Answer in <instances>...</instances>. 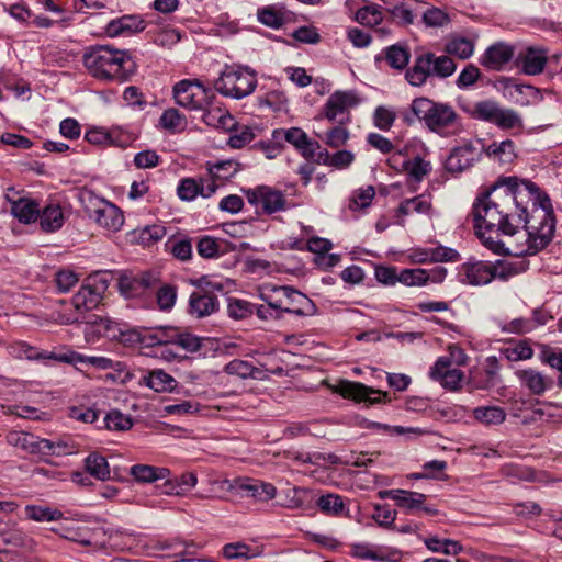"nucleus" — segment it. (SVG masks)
<instances>
[{
  "label": "nucleus",
  "instance_id": "nucleus-1",
  "mask_svg": "<svg viewBox=\"0 0 562 562\" xmlns=\"http://www.w3.org/2000/svg\"><path fill=\"white\" fill-rule=\"evenodd\" d=\"M476 234L493 252L501 255L504 243L487 234H519L526 238L513 248L514 256H531L546 248L555 231V218L549 196L529 180L501 177L474 204Z\"/></svg>",
  "mask_w": 562,
  "mask_h": 562
},
{
  "label": "nucleus",
  "instance_id": "nucleus-2",
  "mask_svg": "<svg viewBox=\"0 0 562 562\" xmlns=\"http://www.w3.org/2000/svg\"><path fill=\"white\" fill-rule=\"evenodd\" d=\"M83 64L95 78L125 81L135 71V63L125 50L95 46L83 54Z\"/></svg>",
  "mask_w": 562,
  "mask_h": 562
},
{
  "label": "nucleus",
  "instance_id": "nucleus-3",
  "mask_svg": "<svg viewBox=\"0 0 562 562\" xmlns=\"http://www.w3.org/2000/svg\"><path fill=\"white\" fill-rule=\"evenodd\" d=\"M456 69L457 65L451 57L426 52L416 56L413 65L406 69L405 78L411 86L422 87L430 77L445 79Z\"/></svg>",
  "mask_w": 562,
  "mask_h": 562
},
{
  "label": "nucleus",
  "instance_id": "nucleus-4",
  "mask_svg": "<svg viewBox=\"0 0 562 562\" xmlns=\"http://www.w3.org/2000/svg\"><path fill=\"white\" fill-rule=\"evenodd\" d=\"M414 115L424 121L426 126L437 133L454 126L458 114L449 104L437 103L428 98H416L411 104Z\"/></svg>",
  "mask_w": 562,
  "mask_h": 562
},
{
  "label": "nucleus",
  "instance_id": "nucleus-5",
  "mask_svg": "<svg viewBox=\"0 0 562 562\" xmlns=\"http://www.w3.org/2000/svg\"><path fill=\"white\" fill-rule=\"evenodd\" d=\"M256 87V72L243 67H226L214 82L218 93L237 100L251 94Z\"/></svg>",
  "mask_w": 562,
  "mask_h": 562
},
{
  "label": "nucleus",
  "instance_id": "nucleus-6",
  "mask_svg": "<svg viewBox=\"0 0 562 562\" xmlns=\"http://www.w3.org/2000/svg\"><path fill=\"white\" fill-rule=\"evenodd\" d=\"M265 289L270 295L283 317L284 313L294 314L297 316H312L316 313L317 308L314 302L302 292L288 285H265Z\"/></svg>",
  "mask_w": 562,
  "mask_h": 562
},
{
  "label": "nucleus",
  "instance_id": "nucleus-7",
  "mask_svg": "<svg viewBox=\"0 0 562 562\" xmlns=\"http://www.w3.org/2000/svg\"><path fill=\"white\" fill-rule=\"evenodd\" d=\"M80 201L88 215L95 223L111 232H117L124 224L122 211L113 203L98 196L92 191L80 193Z\"/></svg>",
  "mask_w": 562,
  "mask_h": 562
},
{
  "label": "nucleus",
  "instance_id": "nucleus-8",
  "mask_svg": "<svg viewBox=\"0 0 562 562\" xmlns=\"http://www.w3.org/2000/svg\"><path fill=\"white\" fill-rule=\"evenodd\" d=\"M472 114L476 119L494 123L502 130L522 128V119L515 110L501 108L492 100L476 102Z\"/></svg>",
  "mask_w": 562,
  "mask_h": 562
},
{
  "label": "nucleus",
  "instance_id": "nucleus-9",
  "mask_svg": "<svg viewBox=\"0 0 562 562\" xmlns=\"http://www.w3.org/2000/svg\"><path fill=\"white\" fill-rule=\"evenodd\" d=\"M244 192L248 203L254 206H261L263 214L271 215L289 207L284 193L276 188L258 186L254 189L244 190Z\"/></svg>",
  "mask_w": 562,
  "mask_h": 562
},
{
  "label": "nucleus",
  "instance_id": "nucleus-10",
  "mask_svg": "<svg viewBox=\"0 0 562 562\" xmlns=\"http://www.w3.org/2000/svg\"><path fill=\"white\" fill-rule=\"evenodd\" d=\"M209 93L199 80H181L173 87L176 103L190 110L204 109L209 104Z\"/></svg>",
  "mask_w": 562,
  "mask_h": 562
},
{
  "label": "nucleus",
  "instance_id": "nucleus-11",
  "mask_svg": "<svg viewBox=\"0 0 562 562\" xmlns=\"http://www.w3.org/2000/svg\"><path fill=\"white\" fill-rule=\"evenodd\" d=\"M157 283L158 278L151 272L123 273L119 278V290L126 299L142 297Z\"/></svg>",
  "mask_w": 562,
  "mask_h": 562
},
{
  "label": "nucleus",
  "instance_id": "nucleus-12",
  "mask_svg": "<svg viewBox=\"0 0 562 562\" xmlns=\"http://www.w3.org/2000/svg\"><path fill=\"white\" fill-rule=\"evenodd\" d=\"M482 147L472 142H465L454 147L446 159V169L451 173H459L471 168L480 160Z\"/></svg>",
  "mask_w": 562,
  "mask_h": 562
},
{
  "label": "nucleus",
  "instance_id": "nucleus-13",
  "mask_svg": "<svg viewBox=\"0 0 562 562\" xmlns=\"http://www.w3.org/2000/svg\"><path fill=\"white\" fill-rule=\"evenodd\" d=\"M429 376L439 382L442 387L457 391L461 387L463 372L452 368L451 360L448 357H440L430 368Z\"/></svg>",
  "mask_w": 562,
  "mask_h": 562
},
{
  "label": "nucleus",
  "instance_id": "nucleus-14",
  "mask_svg": "<svg viewBox=\"0 0 562 562\" xmlns=\"http://www.w3.org/2000/svg\"><path fill=\"white\" fill-rule=\"evenodd\" d=\"M218 187V183L212 179H206V177H201L199 180L184 178L178 184L177 194L182 201H193L198 195L212 196Z\"/></svg>",
  "mask_w": 562,
  "mask_h": 562
},
{
  "label": "nucleus",
  "instance_id": "nucleus-15",
  "mask_svg": "<svg viewBox=\"0 0 562 562\" xmlns=\"http://www.w3.org/2000/svg\"><path fill=\"white\" fill-rule=\"evenodd\" d=\"M360 102L353 91H336L326 101L323 113L328 121H336L338 116L348 114L350 109Z\"/></svg>",
  "mask_w": 562,
  "mask_h": 562
},
{
  "label": "nucleus",
  "instance_id": "nucleus-16",
  "mask_svg": "<svg viewBox=\"0 0 562 562\" xmlns=\"http://www.w3.org/2000/svg\"><path fill=\"white\" fill-rule=\"evenodd\" d=\"M339 392L346 398L369 404H378L389 400L386 392L369 387L360 382L344 381L339 385Z\"/></svg>",
  "mask_w": 562,
  "mask_h": 562
},
{
  "label": "nucleus",
  "instance_id": "nucleus-17",
  "mask_svg": "<svg viewBox=\"0 0 562 562\" xmlns=\"http://www.w3.org/2000/svg\"><path fill=\"white\" fill-rule=\"evenodd\" d=\"M520 385L536 396L543 395L553 387V379L533 368L517 370L515 372Z\"/></svg>",
  "mask_w": 562,
  "mask_h": 562
},
{
  "label": "nucleus",
  "instance_id": "nucleus-18",
  "mask_svg": "<svg viewBox=\"0 0 562 562\" xmlns=\"http://www.w3.org/2000/svg\"><path fill=\"white\" fill-rule=\"evenodd\" d=\"M408 258L413 263L425 265L430 262L457 261L459 254L452 248L438 246L435 248H414L411 250Z\"/></svg>",
  "mask_w": 562,
  "mask_h": 562
},
{
  "label": "nucleus",
  "instance_id": "nucleus-19",
  "mask_svg": "<svg viewBox=\"0 0 562 562\" xmlns=\"http://www.w3.org/2000/svg\"><path fill=\"white\" fill-rule=\"evenodd\" d=\"M105 282L100 285H92L90 281L79 289L72 297V305L79 315L99 305L102 300V292L105 290Z\"/></svg>",
  "mask_w": 562,
  "mask_h": 562
},
{
  "label": "nucleus",
  "instance_id": "nucleus-20",
  "mask_svg": "<svg viewBox=\"0 0 562 562\" xmlns=\"http://www.w3.org/2000/svg\"><path fill=\"white\" fill-rule=\"evenodd\" d=\"M460 280L471 285H484L493 280L492 263L477 261L465 263L460 271Z\"/></svg>",
  "mask_w": 562,
  "mask_h": 562
},
{
  "label": "nucleus",
  "instance_id": "nucleus-21",
  "mask_svg": "<svg viewBox=\"0 0 562 562\" xmlns=\"http://www.w3.org/2000/svg\"><path fill=\"white\" fill-rule=\"evenodd\" d=\"M7 442L15 448H19L27 453L37 454L42 457L43 447L46 443L42 438L25 431L12 430L7 435Z\"/></svg>",
  "mask_w": 562,
  "mask_h": 562
},
{
  "label": "nucleus",
  "instance_id": "nucleus-22",
  "mask_svg": "<svg viewBox=\"0 0 562 562\" xmlns=\"http://www.w3.org/2000/svg\"><path fill=\"white\" fill-rule=\"evenodd\" d=\"M446 276V269L440 268L438 271H435L432 274L428 273L427 270L416 268V269H403L398 273V282L407 285V286H422L426 284L429 280L432 282H441Z\"/></svg>",
  "mask_w": 562,
  "mask_h": 562
},
{
  "label": "nucleus",
  "instance_id": "nucleus-23",
  "mask_svg": "<svg viewBox=\"0 0 562 562\" xmlns=\"http://www.w3.org/2000/svg\"><path fill=\"white\" fill-rule=\"evenodd\" d=\"M189 307L190 313L196 317L209 316L218 307L217 297L204 289H199L191 294Z\"/></svg>",
  "mask_w": 562,
  "mask_h": 562
},
{
  "label": "nucleus",
  "instance_id": "nucleus-24",
  "mask_svg": "<svg viewBox=\"0 0 562 562\" xmlns=\"http://www.w3.org/2000/svg\"><path fill=\"white\" fill-rule=\"evenodd\" d=\"M65 213L57 202H48L40 210V226L46 233H53L60 229L65 223Z\"/></svg>",
  "mask_w": 562,
  "mask_h": 562
},
{
  "label": "nucleus",
  "instance_id": "nucleus-25",
  "mask_svg": "<svg viewBox=\"0 0 562 562\" xmlns=\"http://www.w3.org/2000/svg\"><path fill=\"white\" fill-rule=\"evenodd\" d=\"M283 495L281 505L289 509L306 510L314 505L313 493L306 487L292 486L283 491Z\"/></svg>",
  "mask_w": 562,
  "mask_h": 562
},
{
  "label": "nucleus",
  "instance_id": "nucleus-26",
  "mask_svg": "<svg viewBox=\"0 0 562 562\" xmlns=\"http://www.w3.org/2000/svg\"><path fill=\"white\" fill-rule=\"evenodd\" d=\"M146 23L138 15H123L110 21L106 25V33L114 37L122 34H132L145 30Z\"/></svg>",
  "mask_w": 562,
  "mask_h": 562
},
{
  "label": "nucleus",
  "instance_id": "nucleus-27",
  "mask_svg": "<svg viewBox=\"0 0 562 562\" xmlns=\"http://www.w3.org/2000/svg\"><path fill=\"white\" fill-rule=\"evenodd\" d=\"M514 55L512 46L497 43L488 47L481 59V64L488 69L499 70Z\"/></svg>",
  "mask_w": 562,
  "mask_h": 562
},
{
  "label": "nucleus",
  "instance_id": "nucleus-28",
  "mask_svg": "<svg viewBox=\"0 0 562 562\" xmlns=\"http://www.w3.org/2000/svg\"><path fill=\"white\" fill-rule=\"evenodd\" d=\"M7 199L11 201V212L21 223L30 224L37 221L40 216V205L36 201L29 198H19L15 201L11 200L9 193Z\"/></svg>",
  "mask_w": 562,
  "mask_h": 562
},
{
  "label": "nucleus",
  "instance_id": "nucleus-29",
  "mask_svg": "<svg viewBox=\"0 0 562 562\" xmlns=\"http://www.w3.org/2000/svg\"><path fill=\"white\" fill-rule=\"evenodd\" d=\"M432 203L429 194H419L412 199L402 201L397 207L398 216H408L412 214H423L430 216Z\"/></svg>",
  "mask_w": 562,
  "mask_h": 562
},
{
  "label": "nucleus",
  "instance_id": "nucleus-30",
  "mask_svg": "<svg viewBox=\"0 0 562 562\" xmlns=\"http://www.w3.org/2000/svg\"><path fill=\"white\" fill-rule=\"evenodd\" d=\"M258 21L270 29L278 30L286 22V10L280 4H270L257 10Z\"/></svg>",
  "mask_w": 562,
  "mask_h": 562
},
{
  "label": "nucleus",
  "instance_id": "nucleus-31",
  "mask_svg": "<svg viewBox=\"0 0 562 562\" xmlns=\"http://www.w3.org/2000/svg\"><path fill=\"white\" fill-rule=\"evenodd\" d=\"M522 70L527 75H538L543 71L547 63V50L541 47H528L520 56Z\"/></svg>",
  "mask_w": 562,
  "mask_h": 562
},
{
  "label": "nucleus",
  "instance_id": "nucleus-32",
  "mask_svg": "<svg viewBox=\"0 0 562 562\" xmlns=\"http://www.w3.org/2000/svg\"><path fill=\"white\" fill-rule=\"evenodd\" d=\"M282 138L295 146L297 149L302 150L303 155H313L314 150L311 147L312 144L308 140L306 133L301 128L291 127L289 130H277L273 132L274 140H280Z\"/></svg>",
  "mask_w": 562,
  "mask_h": 562
},
{
  "label": "nucleus",
  "instance_id": "nucleus-33",
  "mask_svg": "<svg viewBox=\"0 0 562 562\" xmlns=\"http://www.w3.org/2000/svg\"><path fill=\"white\" fill-rule=\"evenodd\" d=\"M203 121L213 127L232 131L235 127L234 117L224 109L220 106H212L211 102L202 109Z\"/></svg>",
  "mask_w": 562,
  "mask_h": 562
},
{
  "label": "nucleus",
  "instance_id": "nucleus-34",
  "mask_svg": "<svg viewBox=\"0 0 562 562\" xmlns=\"http://www.w3.org/2000/svg\"><path fill=\"white\" fill-rule=\"evenodd\" d=\"M130 474L138 483H153L158 480L168 479L170 471L167 468H159L148 464H135L131 467Z\"/></svg>",
  "mask_w": 562,
  "mask_h": 562
},
{
  "label": "nucleus",
  "instance_id": "nucleus-35",
  "mask_svg": "<svg viewBox=\"0 0 562 562\" xmlns=\"http://www.w3.org/2000/svg\"><path fill=\"white\" fill-rule=\"evenodd\" d=\"M385 495L395 501L400 507L406 510L422 508L426 499L425 494L405 490H391L385 492Z\"/></svg>",
  "mask_w": 562,
  "mask_h": 562
},
{
  "label": "nucleus",
  "instance_id": "nucleus-36",
  "mask_svg": "<svg viewBox=\"0 0 562 562\" xmlns=\"http://www.w3.org/2000/svg\"><path fill=\"white\" fill-rule=\"evenodd\" d=\"M206 179L224 181L232 178L240 170V164L235 160H223L215 164L207 162Z\"/></svg>",
  "mask_w": 562,
  "mask_h": 562
},
{
  "label": "nucleus",
  "instance_id": "nucleus-37",
  "mask_svg": "<svg viewBox=\"0 0 562 562\" xmlns=\"http://www.w3.org/2000/svg\"><path fill=\"white\" fill-rule=\"evenodd\" d=\"M146 386L155 392H169L176 387V380L164 370L157 369L143 376Z\"/></svg>",
  "mask_w": 562,
  "mask_h": 562
},
{
  "label": "nucleus",
  "instance_id": "nucleus-38",
  "mask_svg": "<svg viewBox=\"0 0 562 562\" xmlns=\"http://www.w3.org/2000/svg\"><path fill=\"white\" fill-rule=\"evenodd\" d=\"M474 41L463 36H452L445 45V53L460 59H468L473 55Z\"/></svg>",
  "mask_w": 562,
  "mask_h": 562
},
{
  "label": "nucleus",
  "instance_id": "nucleus-39",
  "mask_svg": "<svg viewBox=\"0 0 562 562\" xmlns=\"http://www.w3.org/2000/svg\"><path fill=\"white\" fill-rule=\"evenodd\" d=\"M486 155L499 164H510L516 158L515 145L510 139L501 143H492L485 149Z\"/></svg>",
  "mask_w": 562,
  "mask_h": 562
},
{
  "label": "nucleus",
  "instance_id": "nucleus-40",
  "mask_svg": "<svg viewBox=\"0 0 562 562\" xmlns=\"http://www.w3.org/2000/svg\"><path fill=\"white\" fill-rule=\"evenodd\" d=\"M472 415L475 420L486 426L499 425L506 418L505 411L499 406H480L473 409Z\"/></svg>",
  "mask_w": 562,
  "mask_h": 562
},
{
  "label": "nucleus",
  "instance_id": "nucleus-41",
  "mask_svg": "<svg viewBox=\"0 0 562 562\" xmlns=\"http://www.w3.org/2000/svg\"><path fill=\"white\" fill-rule=\"evenodd\" d=\"M315 503L321 512L327 516H339L345 509L342 497L334 493L321 495Z\"/></svg>",
  "mask_w": 562,
  "mask_h": 562
},
{
  "label": "nucleus",
  "instance_id": "nucleus-42",
  "mask_svg": "<svg viewBox=\"0 0 562 562\" xmlns=\"http://www.w3.org/2000/svg\"><path fill=\"white\" fill-rule=\"evenodd\" d=\"M86 470L95 479L104 481L110 477L108 461L99 453H91L85 461Z\"/></svg>",
  "mask_w": 562,
  "mask_h": 562
},
{
  "label": "nucleus",
  "instance_id": "nucleus-43",
  "mask_svg": "<svg viewBox=\"0 0 562 562\" xmlns=\"http://www.w3.org/2000/svg\"><path fill=\"white\" fill-rule=\"evenodd\" d=\"M259 297L265 302V304L256 305L255 304V311L254 313L257 315V317L261 321H278L281 319L282 316L279 313L278 308L274 307V303L270 301V295L265 289V286L260 290Z\"/></svg>",
  "mask_w": 562,
  "mask_h": 562
},
{
  "label": "nucleus",
  "instance_id": "nucleus-44",
  "mask_svg": "<svg viewBox=\"0 0 562 562\" xmlns=\"http://www.w3.org/2000/svg\"><path fill=\"white\" fill-rule=\"evenodd\" d=\"M385 60L390 67L403 70L407 67L411 54L407 48L401 45H392L384 50Z\"/></svg>",
  "mask_w": 562,
  "mask_h": 562
},
{
  "label": "nucleus",
  "instance_id": "nucleus-45",
  "mask_svg": "<svg viewBox=\"0 0 562 562\" xmlns=\"http://www.w3.org/2000/svg\"><path fill=\"white\" fill-rule=\"evenodd\" d=\"M224 370L227 374L235 375L240 379H256L257 374L260 372L258 368L252 366V363L241 359H234L229 361L225 366Z\"/></svg>",
  "mask_w": 562,
  "mask_h": 562
},
{
  "label": "nucleus",
  "instance_id": "nucleus-46",
  "mask_svg": "<svg viewBox=\"0 0 562 562\" xmlns=\"http://www.w3.org/2000/svg\"><path fill=\"white\" fill-rule=\"evenodd\" d=\"M25 515L29 519L34 521H56L63 517V513L56 508L27 505L25 507Z\"/></svg>",
  "mask_w": 562,
  "mask_h": 562
},
{
  "label": "nucleus",
  "instance_id": "nucleus-47",
  "mask_svg": "<svg viewBox=\"0 0 562 562\" xmlns=\"http://www.w3.org/2000/svg\"><path fill=\"white\" fill-rule=\"evenodd\" d=\"M115 130L110 132L102 128H91L86 133L85 138L93 145H115L126 147V142H117L114 138Z\"/></svg>",
  "mask_w": 562,
  "mask_h": 562
},
{
  "label": "nucleus",
  "instance_id": "nucleus-48",
  "mask_svg": "<svg viewBox=\"0 0 562 562\" xmlns=\"http://www.w3.org/2000/svg\"><path fill=\"white\" fill-rule=\"evenodd\" d=\"M169 337L172 346H176L179 350L182 349L186 352H194L201 348L200 338L192 334L172 331Z\"/></svg>",
  "mask_w": 562,
  "mask_h": 562
},
{
  "label": "nucleus",
  "instance_id": "nucleus-49",
  "mask_svg": "<svg viewBox=\"0 0 562 562\" xmlns=\"http://www.w3.org/2000/svg\"><path fill=\"white\" fill-rule=\"evenodd\" d=\"M403 167L408 178L415 182H420L431 170L430 164L420 157H415L412 160L405 161Z\"/></svg>",
  "mask_w": 562,
  "mask_h": 562
},
{
  "label": "nucleus",
  "instance_id": "nucleus-50",
  "mask_svg": "<svg viewBox=\"0 0 562 562\" xmlns=\"http://www.w3.org/2000/svg\"><path fill=\"white\" fill-rule=\"evenodd\" d=\"M255 311V304L241 300V299H235L231 297L228 299L227 304V314L231 318L234 319H245L254 314Z\"/></svg>",
  "mask_w": 562,
  "mask_h": 562
},
{
  "label": "nucleus",
  "instance_id": "nucleus-51",
  "mask_svg": "<svg viewBox=\"0 0 562 562\" xmlns=\"http://www.w3.org/2000/svg\"><path fill=\"white\" fill-rule=\"evenodd\" d=\"M240 488L261 501L272 499L277 495V488L272 484L265 482L245 483L240 485Z\"/></svg>",
  "mask_w": 562,
  "mask_h": 562
},
{
  "label": "nucleus",
  "instance_id": "nucleus-52",
  "mask_svg": "<svg viewBox=\"0 0 562 562\" xmlns=\"http://www.w3.org/2000/svg\"><path fill=\"white\" fill-rule=\"evenodd\" d=\"M356 19L362 25L375 26L382 21L383 14L379 5L370 4L360 8L356 13Z\"/></svg>",
  "mask_w": 562,
  "mask_h": 562
},
{
  "label": "nucleus",
  "instance_id": "nucleus-53",
  "mask_svg": "<svg viewBox=\"0 0 562 562\" xmlns=\"http://www.w3.org/2000/svg\"><path fill=\"white\" fill-rule=\"evenodd\" d=\"M318 137L329 147L339 148L344 146L349 139V131L339 125L330 128L324 135H318Z\"/></svg>",
  "mask_w": 562,
  "mask_h": 562
},
{
  "label": "nucleus",
  "instance_id": "nucleus-54",
  "mask_svg": "<svg viewBox=\"0 0 562 562\" xmlns=\"http://www.w3.org/2000/svg\"><path fill=\"white\" fill-rule=\"evenodd\" d=\"M375 195V190L372 186L361 188L352 194L349 201V209L358 211L369 206Z\"/></svg>",
  "mask_w": 562,
  "mask_h": 562
},
{
  "label": "nucleus",
  "instance_id": "nucleus-55",
  "mask_svg": "<svg viewBox=\"0 0 562 562\" xmlns=\"http://www.w3.org/2000/svg\"><path fill=\"white\" fill-rule=\"evenodd\" d=\"M68 322H71V323L85 322V323L90 324L93 327H95V330L99 335H104V336L109 335V333L112 328V324H113V322L111 319H109L108 317L98 316L95 314L82 316V318H80V316L78 315L71 319H68Z\"/></svg>",
  "mask_w": 562,
  "mask_h": 562
},
{
  "label": "nucleus",
  "instance_id": "nucleus-56",
  "mask_svg": "<svg viewBox=\"0 0 562 562\" xmlns=\"http://www.w3.org/2000/svg\"><path fill=\"white\" fill-rule=\"evenodd\" d=\"M412 4H417L416 1L412 2H402L400 4L394 5V8L391 10V14L397 23L402 25H409L414 22V8Z\"/></svg>",
  "mask_w": 562,
  "mask_h": 562
},
{
  "label": "nucleus",
  "instance_id": "nucleus-57",
  "mask_svg": "<svg viewBox=\"0 0 562 562\" xmlns=\"http://www.w3.org/2000/svg\"><path fill=\"white\" fill-rule=\"evenodd\" d=\"M396 120V113L383 105L375 109L373 113L374 125L381 131H389Z\"/></svg>",
  "mask_w": 562,
  "mask_h": 562
},
{
  "label": "nucleus",
  "instance_id": "nucleus-58",
  "mask_svg": "<svg viewBox=\"0 0 562 562\" xmlns=\"http://www.w3.org/2000/svg\"><path fill=\"white\" fill-rule=\"evenodd\" d=\"M46 447H43L42 457L44 456H66L75 452V446L66 440L52 441L43 439Z\"/></svg>",
  "mask_w": 562,
  "mask_h": 562
},
{
  "label": "nucleus",
  "instance_id": "nucleus-59",
  "mask_svg": "<svg viewBox=\"0 0 562 562\" xmlns=\"http://www.w3.org/2000/svg\"><path fill=\"white\" fill-rule=\"evenodd\" d=\"M255 138V133L251 127L243 125L236 127L234 133L229 136L227 144L232 148H243Z\"/></svg>",
  "mask_w": 562,
  "mask_h": 562
},
{
  "label": "nucleus",
  "instance_id": "nucleus-60",
  "mask_svg": "<svg viewBox=\"0 0 562 562\" xmlns=\"http://www.w3.org/2000/svg\"><path fill=\"white\" fill-rule=\"evenodd\" d=\"M503 353L509 361H520L528 360L532 358L533 350L526 341H520L519 344L507 347L503 350Z\"/></svg>",
  "mask_w": 562,
  "mask_h": 562
},
{
  "label": "nucleus",
  "instance_id": "nucleus-61",
  "mask_svg": "<svg viewBox=\"0 0 562 562\" xmlns=\"http://www.w3.org/2000/svg\"><path fill=\"white\" fill-rule=\"evenodd\" d=\"M503 333L522 335L530 333L535 328L532 321L519 317L508 323L499 324Z\"/></svg>",
  "mask_w": 562,
  "mask_h": 562
},
{
  "label": "nucleus",
  "instance_id": "nucleus-62",
  "mask_svg": "<svg viewBox=\"0 0 562 562\" xmlns=\"http://www.w3.org/2000/svg\"><path fill=\"white\" fill-rule=\"evenodd\" d=\"M196 250L203 258H215L221 252V244L213 237L204 236L198 241Z\"/></svg>",
  "mask_w": 562,
  "mask_h": 562
},
{
  "label": "nucleus",
  "instance_id": "nucleus-63",
  "mask_svg": "<svg viewBox=\"0 0 562 562\" xmlns=\"http://www.w3.org/2000/svg\"><path fill=\"white\" fill-rule=\"evenodd\" d=\"M423 22L428 27H442L450 22V19L445 11L434 7L423 13Z\"/></svg>",
  "mask_w": 562,
  "mask_h": 562
},
{
  "label": "nucleus",
  "instance_id": "nucleus-64",
  "mask_svg": "<svg viewBox=\"0 0 562 562\" xmlns=\"http://www.w3.org/2000/svg\"><path fill=\"white\" fill-rule=\"evenodd\" d=\"M104 422L110 430H126L132 427V419L119 411H111Z\"/></svg>",
  "mask_w": 562,
  "mask_h": 562
}]
</instances>
